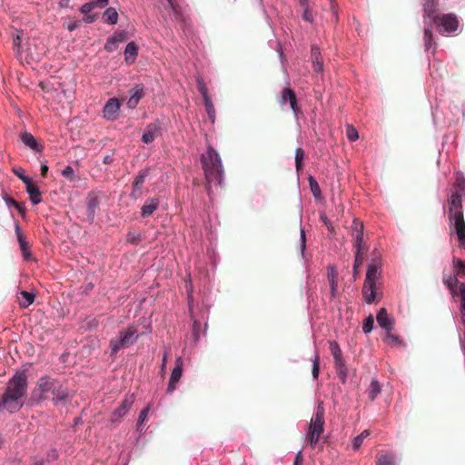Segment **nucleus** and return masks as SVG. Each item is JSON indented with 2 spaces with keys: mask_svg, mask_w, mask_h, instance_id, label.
<instances>
[{
  "mask_svg": "<svg viewBox=\"0 0 465 465\" xmlns=\"http://www.w3.org/2000/svg\"><path fill=\"white\" fill-rule=\"evenodd\" d=\"M369 435H370L369 430H365L361 433H360L359 435L354 437L352 440V444H351L352 450H359L361 448V446L362 445L364 439L367 438Z\"/></svg>",
  "mask_w": 465,
  "mask_h": 465,
  "instance_id": "nucleus-40",
  "label": "nucleus"
},
{
  "mask_svg": "<svg viewBox=\"0 0 465 465\" xmlns=\"http://www.w3.org/2000/svg\"><path fill=\"white\" fill-rule=\"evenodd\" d=\"M15 232L16 234V238L20 246V250L23 255V258L25 261H29L32 258V253L29 250L28 242L25 236L22 234L20 225L17 221H15Z\"/></svg>",
  "mask_w": 465,
  "mask_h": 465,
  "instance_id": "nucleus-21",
  "label": "nucleus"
},
{
  "mask_svg": "<svg viewBox=\"0 0 465 465\" xmlns=\"http://www.w3.org/2000/svg\"><path fill=\"white\" fill-rule=\"evenodd\" d=\"M302 210H301V213H300V223H301V227H300V252H301V257L302 259L304 261V264L307 265L308 264V260L306 258V254H305V250H306V233H305V230L304 228L302 227Z\"/></svg>",
  "mask_w": 465,
  "mask_h": 465,
  "instance_id": "nucleus-31",
  "label": "nucleus"
},
{
  "mask_svg": "<svg viewBox=\"0 0 465 465\" xmlns=\"http://www.w3.org/2000/svg\"><path fill=\"white\" fill-rule=\"evenodd\" d=\"M59 458V453L56 448H52L47 453L48 460L54 461Z\"/></svg>",
  "mask_w": 465,
  "mask_h": 465,
  "instance_id": "nucleus-62",
  "label": "nucleus"
},
{
  "mask_svg": "<svg viewBox=\"0 0 465 465\" xmlns=\"http://www.w3.org/2000/svg\"><path fill=\"white\" fill-rule=\"evenodd\" d=\"M330 350L333 356L334 365L341 364V362H344V360L342 359L341 350L337 341H330Z\"/></svg>",
  "mask_w": 465,
  "mask_h": 465,
  "instance_id": "nucleus-33",
  "label": "nucleus"
},
{
  "mask_svg": "<svg viewBox=\"0 0 465 465\" xmlns=\"http://www.w3.org/2000/svg\"><path fill=\"white\" fill-rule=\"evenodd\" d=\"M381 391V386L378 380L373 379L368 389V397L371 401H374Z\"/></svg>",
  "mask_w": 465,
  "mask_h": 465,
  "instance_id": "nucleus-34",
  "label": "nucleus"
},
{
  "mask_svg": "<svg viewBox=\"0 0 465 465\" xmlns=\"http://www.w3.org/2000/svg\"><path fill=\"white\" fill-rule=\"evenodd\" d=\"M438 5L439 0H423V41L424 50L426 53H429L430 49H432V53H434L437 48V43L434 41L432 27L434 23H437L438 21Z\"/></svg>",
  "mask_w": 465,
  "mask_h": 465,
  "instance_id": "nucleus-4",
  "label": "nucleus"
},
{
  "mask_svg": "<svg viewBox=\"0 0 465 465\" xmlns=\"http://www.w3.org/2000/svg\"><path fill=\"white\" fill-rule=\"evenodd\" d=\"M134 394H132L130 396H128V395L125 396L124 399L123 400L121 405L114 411V416H115L117 418H123L127 413L129 409L132 407V405L134 404Z\"/></svg>",
  "mask_w": 465,
  "mask_h": 465,
  "instance_id": "nucleus-27",
  "label": "nucleus"
},
{
  "mask_svg": "<svg viewBox=\"0 0 465 465\" xmlns=\"http://www.w3.org/2000/svg\"><path fill=\"white\" fill-rule=\"evenodd\" d=\"M311 61L313 70L316 73H322L323 71V60L320 47L317 45H312L311 46Z\"/></svg>",
  "mask_w": 465,
  "mask_h": 465,
  "instance_id": "nucleus-24",
  "label": "nucleus"
},
{
  "mask_svg": "<svg viewBox=\"0 0 465 465\" xmlns=\"http://www.w3.org/2000/svg\"><path fill=\"white\" fill-rule=\"evenodd\" d=\"M25 192L29 195V200L33 205H37L42 203V193L37 184L32 182L25 186Z\"/></svg>",
  "mask_w": 465,
  "mask_h": 465,
  "instance_id": "nucleus-26",
  "label": "nucleus"
},
{
  "mask_svg": "<svg viewBox=\"0 0 465 465\" xmlns=\"http://www.w3.org/2000/svg\"><path fill=\"white\" fill-rule=\"evenodd\" d=\"M352 231L354 232V242L353 247H358V249H362L363 245V224L361 223L353 221Z\"/></svg>",
  "mask_w": 465,
  "mask_h": 465,
  "instance_id": "nucleus-28",
  "label": "nucleus"
},
{
  "mask_svg": "<svg viewBox=\"0 0 465 465\" xmlns=\"http://www.w3.org/2000/svg\"><path fill=\"white\" fill-rule=\"evenodd\" d=\"M94 8H95V5H94V2H93L92 0L82 5L79 8V11L83 14V15H87L89 14Z\"/></svg>",
  "mask_w": 465,
  "mask_h": 465,
  "instance_id": "nucleus-58",
  "label": "nucleus"
},
{
  "mask_svg": "<svg viewBox=\"0 0 465 465\" xmlns=\"http://www.w3.org/2000/svg\"><path fill=\"white\" fill-rule=\"evenodd\" d=\"M335 370L336 373L342 384H345L347 382V377H348V370L344 362H341V364H335Z\"/></svg>",
  "mask_w": 465,
  "mask_h": 465,
  "instance_id": "nucleus-38",
  "label": "nucleus"
},
{
  "mask_svg": "<svg viewBox=\"0 0 465 465\" xmlns=\"http://www.w3.org/2000/svg\"><path fill=\"white\" fill-rule=\"evenodd\" d=\"M320 220L324 223V225L327 227L328 232L331 236H333L335 234V228L327 217L326 213L324 212L320 213Z\"/></svg>",
  "mask_w": 465,
  "mask_h": 465,
  "instance_id": "nucleus-46",
  "label": "nucleus"
},
{
  "mask_svg": "<svg viewBox=\"0 0 465 465\" xmlns=\"http://www.w3.org/2000/svg\"><path fill=\"white\" fill-rule=\"evenodd\" d=\"M293 465H303V456L302 450H298L294 457Z\"/></svg>",
  "mask_w": 465,
  "mask_h": 465,
  "instance_id": "nucleus-63",
  "label": "nucleus"
},
{
  "mask_svg": "<svg viewBox=\"0 0 465 465\" xmlns=\"http://www.w3.org/2000/svg\"><path fill=\"white\" fill-rule=\"evenodd\" d=\"M136 430L139 433L138 438H140L144 435L147 430V427L144 425V423L139 424L138 421H136Z\"/></svg>",
  "mask_w": 465,
  "mask_h": 465,
  "instance_id": "nucleus-64",
  "label": "nucleus"
},
{
  "mask_svg": "<svg viewBox=\"0 0 465 465\" xmlns=\"http://www.w3.org/2000/svg\"><path fill=\"white\" fill-rule=\"evenodd\" d=\"M324 415L325 410L323 402L319 401L317 402L316 411L312 417L307 429L306 436L312 448H315L321 434L324 430Z\"/></svg>",
  "mask_w": 465,
  "mask_h": 465,
  "instance_id": "nucleus-6",
  "label": "nucleus"
},
{
  "mask_svg": "<svg viewBox=\"0 0 465 465\" xmlns=\"http://www.w3.org/2000/svg\"><path fill=\"white\" fill-rule=\"evenodd\" d=\"M26 369L16 371L8 380L2 398L13 408L18 404V401L25 396L28 388V377Z\"/></svg>",
  "mask_w": 465,
  "mask_h": 465,
  "instance_id": "nucleus-3",
  "label": "nucleus"
},
{
  "mask_svg": "<svg viewBox=\"0 0 465 465\" xmlns=\"http://www.w3.org/2000/svg\"><path fill=\"white\" fill-rule=\"evenodd\" d=\"M453 266L455 270L460 273V276L465 275V261L459 259V258H453Z\"/></svg>",
  "mask_w": 465,
  "mask_h": 465,
  "instance_id": "nucleus-51",
  "label": "nucleus"
},
{
  "mask_svg": "<svg viewBox=\"0 0 465 465\" xmlns=\"http://www.w3.org/2000/svg\"><path fill=\"white\" fill-rule=\"evenodd\" d=\"M20 295L23 297L24 301L20 303V306L26 308L31 305L35 299V293L34 292L21 291Z\"/></svg>",
  "mask_w": 465,
  "mask_h": 465,
  "instance_id": "nucleus-37",
  "label": "nucleus"
},
{
  "mask_svg": "<svg viewBox=\"0 0 465 465\" xmlns=\"http://www.w3.org/2000/svg\"><path fill=\"white\" fill-rule=\"evenodd\" d=\"M139 338L137 330L128 328L127 330L120 331L116 338L110 340V356L114 357L121 349H125L134 344Z\"/></svg>",
  "mask_w": 465,
  "mask_h": 465,
  "instance_id": "nucleus-9",
  "label": "nucleus"
},
{
  "mask_svg": "<svg viewBox=\"0 0 465 465\" xmlns=\"http://www.w3.org/2000/svg\"><path fill=\"white\" fill-rule=\"evenodd\" d=\"M14 173L25 183V186H27L29 183L33 182L31 177L26 175L22 169H15L14 170Z\"/></svg>",
  "mask_w": 465,
  "mask_h": 465,
  "instance_id": "nucleus-52",
  "label": "nucleus"
},
{
  "mask_svg": "<svg viewBox=\"0 0 465 465\" xmlns=\"http://www.w3.org/2000/svg\"><path fill=\"white\" fill-rule=\"evenodd\" d=\"M112 35L114 36V38L117 39L116 41H118L119 43L127 40L129 37L128 32L125 29H117L114 32Z\"/></svg>",
  "mask_w": 465,
  "mask_h": 465,
  "instance_id": "nucleus-54",
  "label": "nucleus"
},
{
  "mask_svg": "<svg viewBox=\"0 0 465 465\" xmlns=\"http://www.w3.org/2000/svg\"><path fill=\"white\" fill-rule=\"evenodd\" d=\"M401 458L394 452H387L377 457L376 465H398Z\"/></svg>",
  "mask_w": 465,
  "mask_h": 465,
  "instance_id": "nucleus-29",
  "label": "nucleus"
},
{
  "mask_svg": "<svg viewBox=\"0 0 465 465\" xmlns=\"http://www.w3.org/2000/svg\"><path fill=\"white\" fill-rule=\"evenodd\" d=\"M462 194L459 192L453 193L449 199L448 220L450 233L458 237L460 246L465 249V221L462 212Z\"/></svg>",
  "mask_w": 465,
  "mask_h": 465,
  "instance_id": "nucleus-2",
  "label": "nucleus"
},
{
  "mask_svg": "<svg viewBox=\"0 0 465 465\" xmlns=\"http://www.w3.org/2000/svg\"><path fill=\"white\" fill-rule=\"evenodd\" d=\"M3 200L5 201L8 208L14 207L22 216L25 215V208L24 206V203L15 201L7 194L3 196Z\"/></svg>",
  "mask_w": 465,
  "mask_h": 465,
  "instance_id": "nucleus-32",
  "label": "nucleus"
},
{
  "mask_svg": "<svg viewBox=\"0 0 465 465\" xmlns=\"http://www.w3.org/2000/svg\"><path fill=\"white\" fill-rule=\"evenodd\" d=\"M52 403L55 407H66L71 404L74 393L61 381L52 391Z\"/></svg>",
  "mask_w": 465,
  "mask_h": 465,
  "instance_id": "nucleus-12",
  "label": "nucleus"
},
{
  "mask_svg": "<svg viewBox=\"0 0 465 465\" xmlns=\"http://www.w3.org/2000/svg\"><path fill=\"white\" fill-rule=\"evenodd\" d=\"M374 329V318L371 314L368 315L362 322V331L365 334L371 333Z\"/></svg>",
  "mask_w": 465,
  "mask_h": 465,
  "instance_id": "nucleus-42",
  "label": "nucleus"
},
{
  "mask_svg": "<svg viewBox=\"0 0 465 465\" xmlns=\"http://www.w3.org/2000/svg\"><path fill=\"white\" fill-rule=\"evenodd\" d=\"M303 9V12L302 14V18L310 23V24H312L313 21H314V17L312 14V11L310 9V6H309V2H306V5H301Z\"/></svg>",
  "mask_w": 465,
  "mask_h": 465,
  "instance_id": "nucleus-48",
  "label": "nucleus"
},
{
  "mask_svg": "<svg viewBox=\"0 0 465 465\" xmlns=\"http://www.w3.org/2000/svg\"><path fill=\"white\" fill-rule=\"evenodd\" d=\"M327 278H328V282L337 281L336 267L334 265L328 266Z\"/></svg>",
  "mask_w": 465,
  "mask_h": 465,
  "instance_id": "nucleus-59",
  "label": "nucleus"
},
{
  "mask_svg": "<svg viewBox=\"0 0 465 465\" xmlns=\"http://www.w3.org/2000/svg\"><path fill=\"white\" fill-rule=\"evenodd\" d=\"M363 262L362 249L354 247V262L353 267L360 268Z\"/></svg>",
  "mask_w": 465,
  "mask_h": 465,
  "instance_id": "nucleus-50",
  "label": "nucleus"
},
{
  "mask_svg": "<svg viewBox=\"0 0 465 465\" xmlns=\"http://www.w3.org/2000/svg\"><path fill=\"white\" fill-rule=\"evenodd\" d=\"M23 407V404L15 405L14 408L7 402H5V400L1 397L0 399V412L6 409L9 412L14 413L18 411Z\"/></svg>",
  "mask_w": 465,
  "mask_h": 465,
  "instance_id": "nucleus-49",
  "label": "nucleus"
},
{
  "mask_svg": "<svg viewBox=\"0 0 465 465\" xmlns=\"http://www.w3.org/2000/svg\"><path fill=\"white\" fill-rule=\"evenodd\" d=\"M150 174V168L146 167L138 172L132 183L130 197L135 199L142 191V186Z\"/></svg>",
  "mask_w": 465,
  "mask_h": 465,
  "instance_id": "nucleus-19",
  "label": "nucleus"
},
{
  "mask_svg": "<svg viewBox=\"0 0 465 465\" xmlns=\"http://www.w3.org/2000/svg\"><path fill=\"white\" fill-rule=\"evenodd\" d=\"M130 96L126 102V106L128 109L134 110L138 105L141 99L144 96V86L142 84H134L129 90Z\"/></svg>",
  "mask_w": 465,
  "mask_h": 465,
  "instance_id": "nucleus-16",
  "label": "nucleus"
},
{
  "mask_svg": "<svg viewBox=\"0 0 465 465\" xmlns=\"http://www.w3.org/2000/svg\"><path fill=\"white\" fill-rule=\"evenodd\" d=\"M203 104H204V108H205L206 114L208 115V118H209L211 124L213 125L215 124L216 113H215V108H214L212 99L207 98V99L203 100Z\"/></svg>",
  "mask_w": 465,
  "mask_h": 465,
  "instance_id": "nucleus-36",
  "label": "nucleus"
},
{
  "mask_svg": "<svg viewBox=\"0 0 465 465\" xmlns=\"http://www.w3.org/2000/svg\"><path fill=\"white\" fill-rule=\"evenodd\" d=\"M183 361L182 357L179 356L175 359V364H174L173 369L172 370V372H171V375L169 378V381H168V385H167V389H166V392L168 394H172L174 391L181 377L183 376Z\"/></svg>",
  "mask_w": 465,
  "mask_h": 465,
  "instance_id": "nucleus-14",
  "label": "nucleus"
},
{
  "mask_svg": "<svg viewBox=\"0 0 465 465\" xmlns=\"http://www.w3.org/2000/svg\"><path fill=\"white\" fill-rule=\"evenodd\" d=\"M141 237H142V235L139 232H129L127 233L126 241H127V242H129L133 245H138L140 242Z\"/></svg>",
  "mask_w": 465,
  "mask_h": 465,
  "instance_id": "nucleus-55",
  "label": "nucleus"
},
{
  "mask_svg": "<svg viewBox=\"0 0 465 465\" xmlns=\"http://www.w3.org/2000/svg\"><path fill=\"white\" fill-rule=\"evenodd\" d=\"M385 338L391 340L394 344H401V339L400 336L391 333V331H386Z\"/></svg>",
  "mask_w": 465,
  "mask_h": 465,
  "instance_id": "nucleus-61",
  "label": "nucleus"
},
{
  "mask_svg": "<svg viewBox=\"0 0 465 465\" xmlns=\"http://www.w3.org/2000/svg\"><path fill=\"white\" fill-rule=\"evenodd\" d=\"M121 108L120 100L117 97L109 98L103 108V117L106 121H115L119 117Z\"/></svg>",
  "mask_w": 465,
  "mask_h": 465,
  "instance_id": "nucleus-15",
  "label": "nucleus"
},
{
  "mask_svg": "<svg viewBox=\"0 0 465 465\" xmlns=\"http://www.w3.org/2000/svg\"><path fill=\"white\" fill-rule=\"evenodd\" d=\"M308 182H309L311 193L313 195V197L316 200L321 199L322 198V191L320 189V186H319V183H318L316 178L313 175L310 174L308 176Z\"/></svg>",
  "mask_w": 465,
  "mask_h": 465,
  "instance_id": "nucleus-35",
  "label": "nucleus"
},
{
  "mask_svg": "<svg viewBox=\"0 0 465 465\" xmlns=\"http://www.w3.org/2000/svg\"><path fill=\"white\" fill-rule=\"evenodd\" d=\"M151 410V405L148 404L147 406H145L139 413L138 415V419L136 421H138L139 424L141 423H144V421L146 420L147 417H148V413Z\"/></svg>",
  "mask_w": 465,
  "mask_h": 465,
  "instance_id": "nucleus-57",
  "label": "nucleus"
},
{
  "mask_svg": "<svg viewBox=\"0 0 465 465\" xmlns=\"http://www.w3.org/2000/svg\"><path fill=\"white\" fill-rule=\"evenodd\" d=\"M61 174L67 179L69 182H73L76 179L75 172L71 165H66L62 171Z\"/></svg>",
  "mask_w": 465,
  "mask_h": 465,
  "instance_id": "nucleus-47",
  "label": "nucleus"
},
{
  "mask_svg": "<svg viewBox=\"0 0 465 465\" xmlns=\"http://www.w3.org/2000/svg\"><path fill=\"white\" fill-rule=\"evenodd\" d=\"M102 19L109 25H116L119 19L117 10L113 6L107 7L102 15Z\"/></svg>",
  "mask_w": 465,
  "mask_h": 465,
  "instance_id": "nucleus-30",
  "label": "nucleus"
},
{
  "mask_svg": "<svg viewBox=\"0 0 465 465\" xmlns=\"http://www.w3.org/2000/svg\"><path fill=\"white\" fill-rule=\"evenodd\" d=\"M331 298H335L338 294V282L337 281L329 282Z\"/></svg>",
  "mask_w": 465,
  "mask_h": 465,
  "instance_id": "nucleus-60",
  "label": "nucleus"
},
{
  "mask_svg": "<svg viewBox=\"0 0 465 465\" xmlns=\"http://www.w3.org/2000/svg\"><path fill=\"white\" fill-rule=\"evenodd\" d=\"M346 135H347L348 140L351 142H354L359 139V132L353 126H349L347 128Z\"/></svg>",
  "mask_w": 465,
  "mask_h": 465,
  "instance_id": "nucleus-56",
  "label": "nucleus"
},
{
  "mask_svg": "<svg viewBox=\"0 0 465 465\" xmlns=\"http://www.w3.org/2000/svg\"><path fill=\"white\" fill-rule=\"evenodd\" d=\"M139 53V46L134 41H130L124 48V62L126 64L130 65L133 64L135 60L137 59Z\"/></svg>",
  "mask_w": 465,
  "mask_h": 465,
  "instance_id": "nucleus-23",
  "label": "nucleus"
},
{
  "mask_svg": "<svg viewBox=\"0 0 465 465\" xmlns=\"http://www.w3.org/2000/svg\"><path fill=\"white\" fill-rule=\"evenodd\" d=\"M455 186L457 188V192L465 195V177L462 174L457 176L455 181Z\"/></svg>",
  "mask_w": 465,
  "mask_h": 465,
  "instance_id": "nucleus-53",
  "label": "nucleus"
},
{
  "mask_svg": "<svg viewBox=\"0 0 465 465\" xmlns=\"http://www.w3.org/2000/svg\"><path fill=\"white\" fill-rule=\"evenodd\" d=\"M99 205V201L94 192H90L86 197V216L90 223H94L95 212Z\"/></svg>",
  "mask_w": 465,
  "mask_h": 465,
  "instance_id": "nucleus-22",
  "label": "nucleus"
},
{
  "mask_svg": "<svg viewBox=\"0 0 465 465\" xmlns=\"http://www.w3.org/2000/svg\"><path fill=\"white\" fill-rule=\"evenodd\" d=\"M203 171L207 182V190L212 183L220 187L224 186L225 173L223 160L215 148L209 145L206 153L200 155Z\"/></svg>",
  "mask_w": 465,
  "mask_h": 465,
  "instance_id": "nucleus-1",
  "label": "nucleus"
},
{
  "mask_svg": "<svg viewBox=\"0 0 465 465\" xmlns=\"http://www.w3.org/2000/svg\"><path fill=\"white\" fill-rule=\"evenodd\" d=\"M170 6L176 22L180 25L181 29L186 35L191 33L192 22L189 16V8L187 5H183L182 0H166Z\"/></svg>",
  "mask_w": 465,
  "mask_h": 465,
  "instance_id": "nucleus-10",
  "label": "nucleus"
},
{
  "mask_svg": "<svg viewBox=\"0 0 465 465\" xmlns=\"http://www.w3.org/2000/svg\"><path fill=\"white\" fill-rule=\"evenodd\" d=\"M434 25L441 35L454 36L460 35L462 31L460 20L457 15L453 13L439 15L438 21Z\"/></svg>",
  "mask_w": 465,
  "mask_h": 465,
  "instance_id": "nucleus-8",
  "label": "nucleus"
},
{
  "mask_svg": "<svg viewBox=\"0 0 465 465\" xmlns=\"http://www.w3.org/2000/svg\"><path fill=\"white\" fill-rule=\"evenodd\" d=\"M320 373V359L319 355L316 352L313 359H312V375L313 380H317L319 378Z\"/></svg>",
  "mask_w": 465,
  "mask_h": 465,
  "instance_id": "nucleus-45",
  "label": "nucleus"
},
{
  "mask_svg": "<svg viewBox=\"0 0 465 465\" xmlns=\"http://www.w3.org/2000/svg\"><path fill=\"white\" fill-rule=\"evenodd\" d=\"M59 381V379L54 378L51 375H42L38 379L36 386L31 392L30 401H32V404L40 405L44 402L46 400V394L52 393Z\"/></svg>",
  "mask_w": 465,
  "mask_h": 465,
  "instance_id": "nucleus-7",
  "label": "nucleus"
},
{
  "mask_svg": "<svg viewBox=\"0 0 465 465\" xmlns=\"http://www.w3.org/2000/svg\"><path fill=\"white\" fill-rule=\"evenodd\" d=\"M188 309H189L191 320L193 321V330H192L193 339L194 344L197 345L201 340V334L203 337H205L207 334V330H208L207 320H208L209 312L206 311V316L203 315V319L204 320V322H203V323H202L201 321L199 319H197L193 313V302L190 298L188 299Z\"/></svg>",
  "mask_w": 465,
  "mask_h": 465,
  "instance_id": "nucleus-11",
  "label": "nucleus"
},
{
  "mask_svg": "<svg viewBox=\"0 0 465 465\" xmlns=\"http://www.w3.org/2000/svg\"><path fill=\"white\" fill-rule=\"evenodd\" d=\"M196 84L199 93L201 94L203 100H205L207 98H211L208 93V89L206 87V84L203 81V79L201 76L196 77Z\"/></svg>",
  "mask_w": 465,
  "mask_h": 465,
  "instance_id": "nucleus-41",
  "label": "nucleus"
},
{
  "mask_svg": "<svg viewBox=\"0 0 465 465\" xmlns=\"http://www.w3.org/2000/svg\"><path fill=\"white\" fill-rule=\"evenodd\" d=\"M20 141L35 153H41L44 151V145L29 132L25 131L19 134Z\"/></svg>",
  "mask_w": 465,
  "mask_h": 465,
  "instance_id": "nucleus-17",
  "label": "nucleus"
},
{
  "mask_svg": "<svg viewBox=\"0 0 465 465\" xmlns=\"http://www.w3.org/2000/svg\"><path fill=\"white\" fill-rule=\"evenodd\" d=\"M381 267V253L375 251L372 252L371 259L367 265L365 282L362 288L364 302L367 304H371L376 299V282L380 274Z\"/></svg>",
  "mask_w": 465,
  "mask_h": 465,
  "instance_id": "nucleus-5",
  "label": "nucleus"
},
{
  "mask_svg": "<svg viewBox=\"0 0 465 465\" xmlns=\"http://www.w3.org/2000/svg\"><path fill=\"white\" fill-rule=\"evenodd\" d=\"M117 39L114 38V36L110 35L104 45V48L106 52L112 53L115 51L118 48L119 42L116 41Z\"/></svg>",
  "mask_w": 465,
  "mask_h": 465,
  "instance_id": "nucleus-43",
  "label": "nucleus"
},
{
  "mask_svg": "<svg viewBox=\"0 0 465 465\" xmlns=\"http://www.w3.org/2000/svg\"><path fill=\"white\" fill-rule=\"evenodd\" d=\"M458 277L456 274L449 275L444 279V284L452 292H455L456 286L458 284Z\"/></svg>",
  "mask_w": 465,
  "mask_h": 465,
  "instance_id": "nucleus-44",
  "label": "nucleus"
},
{
  "mask_svg": "<svg viewBox=\"0 0 465 465\" xmlns=\"http://www.w3.org/2000/svg\"><path fill=\"white\" fill-rule=\"evenodd\" d=\"M376 321L382 330L391 331L393 330L394 319L388 314L385 308H381L376 314Z\"/></svg>",
  "mask_w": 465,
  "mask_h": 465,
  "instance_id": "nucleus-20",
  "label": "nucleus"
},
{
  "mask_svg": "<svg viewBox=\"0 0 465 465\" xmlns=\"http://www.w3.org/2000/svg\"><path fill=\"white\" fill-rule=\"evenodd\" d=\"M159 119L148 124L142 134L141 140L143 143L149 144L152 143L157 136L162 135L163 126Z\"/></svg>",
  "mask_w": 465,
  "mask_h": 465,
  "instance_id": "nucleus-13",
  "label": "nucleus"
},
{
  "mask_svg": "<svg viewBox=\"0 0 465 465\" xmlns=\"http://www.w3.org/2000/svg\"><path fill=\"white\" fill-rule=\"evenodd\" d=\"M304 156H305L304 150L302 147H298L295 150V156H294L295 166H296L297 171H299L300 169L303 168V166H304Z\"/></svg>",
  "mask_w": 465,
  "mask_h": 465,
  "instance_id": "nucleus-39",
  "label": "nucleus"
},
{
  "mask_svg": "<svg viewBox=\"0 0 465 465\" xmlns=\"http://www.w3.org/2000/svg\"><path fill=\"white\" fill-rule=\"evenodd\" d=\"M160 205V202L158 198L153 197L147 199L143 205L141 207V216L143 218L150 217Z\"/></svg>",
  "mask_w": 465,
  "mask_h": 465,
  "instance_id": "nucleus-25",
  "label": "nucleus"
},
{
  "mask_svg": "<svg viewBox=\"0 0 465 465\" xmlns=\"http://www.w3.org/2000/svg\"><path fill=\"white\" fill-rule=\"evenodd\" d=\"M286 102H289L290 107H291L294 116L298 120L299 119V114H301L302 112H301V110H300V108L298 106L296 93L292 89H291L289 87H286V88L283 89L282 95V100L280 101V103L282 104H285Z\"/></svg>",
  "mask_w": 465,
  "mask_h": 465,
  "instance_id": "nucleus-18",
  "label": "nucleus"
}]
</instances>
